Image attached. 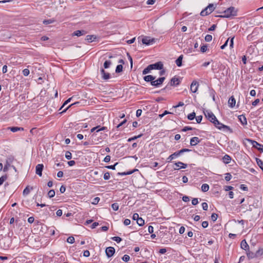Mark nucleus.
Segmentation results:
<instances>
[{
    "label": "nucleus",
    "mask_w": 263,
    "mask_h": 263,
    "mask_svg": "<svg viewBox=\"0 0 263 263\" xmlns=\"http://www.w3.org/2000/svg\"><path fill=\"white\" fill-rule=\"evenodd\" d=\"M214 125L218 129H221L222 128L229 129L230 127L228 126L225 125L222 123H220L217 119L215 120V122L213 123Z\"/></svg>",
    "instance_id": "9"
},
{
    "label": "nucleus",
    "mask_w": 263,
    "mask_h": 263,
    "mask_svg": "<svg viewBox=\"0 0 263 263\" xmlns=\"http://www.w3.org/2000/svg\"><path fill=\"white\" fill-rule=\"evenodd\" d=\"M110 156L109 155L106 156L104 159V161L105 162H108L110 161Z\"/></svg>",
    "instance_id": "62"
},
{
    "label": "nucleus",
    "mask_w": 263,
    "mask_h": 263,
    "mask_svg": "<svg viewBox=\"0 0 263 263\" xmlns=\"http://www.w3.org/2000/svg\"><path fill=\"white\" fill-rule=\"evenodd\" d=\"M225 175L226 176L224 179L226 181H229L231 179L232 175H231L230 173H227L225 174Z\"/></svg>",
    "instance_id": "41"
},
{
    "label": "nucleus",
    "mask_w": 263,
    "mask_h": 263,
    "mask_svg": "<svg viewBox=\"0 0 263 263\" xmlns=\"http://www.w3.org/2000/svg\"><path fill=\"white\" fill-rule=\"evenodd\" d=\"M107 129V127L105 126H103L102 127H100V126H97L95 127H93L91 129V133H93L96 132V133H94L92 136L91 137L92 139H93L95 137L97 136V133L102 130H105Z\"/></svg>",
    "instance_id": "3"
},
{
    "label": "nucleus",
    "mask_w": 263,
    "mask_h": 263,
    "mask_svg": "<svg viewBox=\"0 0 263 263\" xmlns=\"http://www.w3.org/2000/svg\"><path fill=\"white\" fill-rule=\"evenodd\" d=\"M139 218V214L137 213L134 214L133 216V219L134 220H138V218Z\"/></svg>",
    "instance_id": "58"
},
{
    "label": "nucleus",
    "mask_w": 263,
    "mask_h": 263,
    "mask_svg": "<svg viewBox=\"0 0 263 263\" xmlns=\"http://www.w3.org/2000/svg\"><path fill=\"white\" fill-rule=\"evenodd\" d=\"M175 165L177 167H180V168H185L187 167V164H185L182 162H178L175 163Z\"/></svg>",
    "instance_id": "25"
},
{
    "label": "nucleus",
    "mask_w": 263,
    "mask_h": 263,
    "mask_svg": "<svg viewBox=\"0 0 263 263\" xmlns=\"http://www.w3.org/2000/svg\"><path fill=\"white\" fill-rule=\"evenodd\" d=\"M152 70H153V69L149 67V65L147 67H146L145 69H144V70L142 71V74H146L147 73H148Z\"/></svg>",
    "instance_id": "29"
},
{
    "label": "nucleus",
    "mask_w": 263,
    "mask_h": 263,
    "mask_svg": "<svg viewBox=\"0 0 263 263\" xmlns=\"http://www.w3.org/2000/svg\"><path fill=\"white\" fill-rule=\"evenodd\" d=\"M217 218H218V215L216 213H213L211 215V219L213 221H215L217 219Z\"/></svg>",
    "instance_id": "48"
},
{
    "label": "nucleus",
    "mask_w": 263,
    "mask_h": 263,
    "mask_svg": "<svg viewBox=\"0 0 263 263\" xmlns=\"http://www.w3.org/2000/svg\"><path fill=\"white\" fill-rule=\"evenodd\" d=\"M247 255L249 258H253L256 256L254 253L250 251L247 253Z\"/></svg>",
    "instance_id": "37"
},
{
    "label": "nucleus",
    "mask_w": 263,
    "mask_h": 263,
    "mask_svg": "<svg viewBox=\"0 0 263 263\" xmlns=\"http://www.w3.org/2000/svg\"><path fill=\"white\" fill-rule=\"evenodd\" d=\"M7 176H2L1 177H0V185L3 184L4 182L7 179Z\"/></svg>",
    "instance_id": "49"
},
{
    "label": "nucleus",
    "mask_w": 263,
    "mask_h": 263,
    "mask_svg": "<svg viewBox=\"0 0 263 263\" xmlns=\"http://www.w3.org/2000/svg\"><path fill=\"white\" fill-rule=\"evenodd\" d=\"M105 253L108 257H110L114 255L115 253V249L114 247H109L106 249Z\"/></svg>",
    "instance_id": "10"
},
{
    "label": "nucleus",
    "mask_w": 263,
    "mask_h": 263,
    "mask_svg": "<svg viewBox=\"0 0 263 263\" xmlns=\"http://www.w3.org/2000/svg\"><path fill=\"white\" fill-rule=\"evenodd\" d=\"M180 83V80L179 78L174 77L171 80L170 85L171 86L179 85Z\"/></svg>",
    "instance_id": "15"
},
{
    "label": "nucleus",
    "mask_w": 263,
    "mask_h": 263,
    "mask_svg": "<svg viewBox=\"0 0 263 263\" xmlns=\"http://www.w3.org/2000/svg\"><path fill=\"white\" fill-rule=\"evenodd\" d=\"M137 223L139 226H142L144 224V220L142 218L139 217L137 221Z\"/></svg>",
    "instance_id": "31"
},
{
    "label": "nucleus",
    "mask_w": 263,
    "mask_h": 263,
    "mask_svg": "<svg viewBox=\"0 0 263 263\" xmlns=\"http://www.w3.org/2000/svg\"><path fill=\"white\" fill-rule=\"evenodd\" d=\"M122 259L124 261L127 262L129 260L130 257L129 255L125 254L122 257Z\"/></svg>",
    "instance_id": "45"
},
{
    "label": "nucleus",
    "mask_w": 263,
    "mask_h": 263,
    "mask_svg": "<svg viewBox=\"0 0 263 263\" xmlns=\"http://www.w3.org/2000/svg\"><path fill=\"white\" fill-rule=\"evenodd\" d=\"M191 149H188V148H182L180 149V151H178V153H179V155H181L183 153L185 152H191Z\"/></svg>",
    "instance_id": "36"
},
{
    "label": "nucleus",
    "mask_w": 263,
    "mask_h": 263,
    "mask_svg": "<svg viewBox=\"0 0 263 263\" xmlns=\"http://www.w3.org/2000/svg\"><path fill=\"white\" fill-rule=\"evenodd\" d=\"M33 189V188L32 186L31 187H30L29 186H26V188L23 191V196H26L28 195L30 193V191L32 190Z\"/></svg>",
    "instance_id": "19"
},
{
    "label": "nucleus",
    "mask_w": 263,
    "mask_h": 263,
    "mask_svg": "<svg viewBox=\"0 0 263 263\" xmlns=\"http://www.w3.org/2000/svg\"><path fill=\"white\" fill-rule=\"evenodd\" d=\"M112 239L117 243H119L122 241V238L118 236H115L112 238Z\"/></svg>",
    "instance_id": "42"
},
{
    "label": "nucleus",
    "mask_w": 263,
    "mask_h": 263,
    "mask_svg": "<svg viewBox=\"0 0 263 263\" xmlns=\"http://www.w3.org/2000/svg\"><path fill=\"white\" fill-rule=\"evenodd\" d=\"M204 39L206 42H210L212 40V36L210 34H207L205 36Z\"/></svg>",
    "instance_id": "47"
},
{
    "label": "nucleus",
    "mask_w": 263,
    "mask_h": 263,
    "mask_svg": "<svg viewBox=\"0 0 263 263\" xmlns=\"http://www.w3.org/2000/svg\"><path fill=\"white\" fill-rule=\"evenodd\" d=\"M231 160V157L227 154L225 155L222 158L223 162L225 164H229Z\"/></svg>",
    "instance_id": "20"
},
{
    "label": "nucleus",
    "mask_w": 263,
    "mask_h": 263,
    "mask_svg": "<svg viewBox=\"0 0 263 263\" xmlns=\"http://www.w3.org/2000/svg\"><path fill=\"white\" fill-rule=\"evenodd\" d=\"M101 74L102 75V78L104 80H107L110 78V74L108 72H106L104 68H101Z\"/></svg>",
    "instance_id": "13"
},
{
    "label": "nucleus",
    "mask_w": 263,
    "mask_h": 263,
    "mask_svg": "<svg viewBox=\"0 0 263 263\" xmlns=\"http://www.w3.org/2000/svg\"><path fill=\"white\" fill-rule=\"evenodd\" d=\"M246 140L248 141L250 143H251L253 147L256 148L258 151L260 150V148H261L263 145L258 143L257 141L250 139H246Z\"/></svg>",
    "instance_id": "7"
},
{
    "label": "nucleus",
    "mask_w": 263,
    "mask_h": 263,
    "mask_svg": "<svg viewBox=\"0 0 263 263\" xmlns=\"http://www.w3.org/2000/svg\"><path fill=\"white\" fill-rule=\"evenodd\" d=\"M180 156L179 153L178 151L174 153L166 159L167 162H170L172 160L175 159L176 158L179 157Z\"/></svg>",
    "instance_id": "14"
},
{
    "label": "nucleus",
    "mask_w": 263,
    "mask_h": 263,
    "mask_svg": "<svg viewBox=\"0 0 263 263\" xmlns=\"http://www.w3.org/2000/svg\"><path fill=\"white\" fill-rule=\"evenodd\" d=\"M236 104V100L233 96H231L228 100V105L230 107L233 108Z\"/></svg>",
    "instance_id": "17"
},
{
    "label": "nucleus",
    "mask_w": 263,
    "mask_h": 263,
    "mask_svg": "<svg viewBox=\"0 0 263 263\" xmlns=\"http://www.w3.org/2000/svg\"><path fill=\"white\" fill-rule=\"evenodd\" d=\"M85 33L86 31L84 30H77L73 33L72 35L77 36H80L81 35L85 34Z\"/></svg>",
    "instance_id": "21"
},
{
    "label": "nucleus",
    "mask_w": 263,
    "mask_h": 263,
    "mask_svg": "<svg viewBox=\"0 0 263 263\" xmlns=\"http://www.w3.org/2000/svg\"><path fill=\"white\" fill-rule=\"evenodd\" d=\"M216 28V25L213 24L209 28L208 30L209 31H214V30H215Z\"/></svg>",
    "instance_id": "60"
},
{
    "label": "nucleus",
    "mask_w": 263,
    "mask_h": 263,
    "mask_svg": "<svg viewBox=\"0 0 263 263\" xmlns=\"http://www.w3.org/2000/svg\"><path fill=\"white\" fill-rule=\"evenodd\" d=\"M104 179L105 180H108L110 178V174L109 172H106L104 174Z\"/></svg>",
    "instance_id": "53"
},
{
    "label": "nucleus",
    "mask_w": 263,
    "mask_h": 263,
    "mask_svg": "<svg viewBox=\"0 0 263 263\" xmlns=\"http://www.w3.org/2000/svg\"><path fill=\"white\" fill-rule=\"evenodd\" d=\"M142 136V134H140V135H139L138 136H134L133 137H132V138H129L127 141L128 142H130L132 141H133V140H136L137 139L139 138H140L141 136Z\"/></svg>",
    "instance_id": "39"
},
{
    "label": "nucleus",
    "mask_w": 263,
    "mask_h": 263,
    "mask_svg": "<svg viewBox=\"0 0 263 263\" xmlns=\"http://www.w3.org/2000/svg\"><path fill=\"white\" fill-rule=\"evenodd\" d=\"M9 129H10V130L13 133L16 132L17 131H20V130H21V131L24 130V128H23V127H14V126L10 127H9Z\"/></svg>",
    "instance_id": "24"
},
{
    "label": "nucleus",
    "mask_w": 263,
    "mask_h": 263,
    "mask_svg": "<svg viewBox=\"0 0 263 263\" xmlns=\"http://www.w3.org/2000/svg\"><path fill=\"white\" fill-rule=\"evenodd\" d=\"M215 7L213 4H210L202 10L200 12V15L202 16H206L211 14L215 10Z\"/></svg>",
    "instance_id": "2"
},
{
    "label": "nucleus",
    "mask_w": 263,
    "mask_h": 263,
    "mask_svg": "<svg viewBox=\"0 0 263 263\" xmlns=\"http://www.w3.org/2000/svg\"><path fill=\"white\" fill-rule=\"evenodd\" d=\"M55 196V191L53 190H51L48 192V196L49 198L53 197Z\"/></svg>",
    "instance_id": "35"
},
{
    "label": "nucleus",
    "mask_w": 263,
    "mask_h": 263,
    "mask_svg": "<svg viewBox=\"0 0 263 263\" xmlns=\"http://www.w3.org/2000/svg\"><path fill=\"white\" fill-rule=\"evenodd\" d=\"M208 225H209V223L208 221H204L202 222V227L203 228H206L208 227Z\"/></svg>",
    "instance_id": "57"
},
{
    "label": "nucleus",
    "mask_w": 263,
    "mask_h": 263,
    "mask_svg": "<svg viewBox=\"0 0 263 263\" xmlns=\"http://www.w3.org/2000/svg\"><path fill=\"white\" fill-rule=\"evenodd\" d=\"M237 11V9L234 7H230L222 12L216 11L217 13H221V14L216 16L221 18H230L236 16Z\"/></svg>",
    "instance_id": "1"
},
{
    "label": "nucleus",
    "mask_w": 263,
    "mask_h": 263,
    "mask_svg": "<svg viewBox=\"0 0 263 263\" xmlns=\"http://www.w3.org/2000/svg\"><path fill=\"white\" fill-rule=\"evenodd\" d=\"M204 114L205 117L213 123L215 122V120H217V118L214 114L211 111L206 110V111L204 112Z\"/></svg>",
    "instance_id": "4"
},
{
    "label": "nucleus",
    "mask_w": 263,
    "mask_h": 263,
    "mask_svg": "<svg viewBox=\"0 0 263 263\" xmlns=\"http://www.w3.org/2000/svg\"><path fill=\"white\" fill-rule=\"evenodd\" d=\"M202 207L203 210L206 211L208 208V203L206 202H203L202 203Z\"/></svg>",
    "instance_id": "55"
},
{
    "label": "nucleus",
    "mask_w": 263,
    "mask_h": 263,
    "mask_svg": "<svg viewBox=\"0 0 263 263\" xmlns=\"http://www.w3.org/2000/svg\"><path fill=\"white\" fill-rule=\"evenodd\" d=\"M97 144V142H95L93 140H92L91 142H90V140H89L88 141H85L83 143V144L84 145H88L90 144Z\"/></svg>",
    "instance_id": "50"
},
{
    "label": "nucleus",
    "mask_w": 263,
    "mask_h": 263,
    "mask_svg": "<svg viewBox=\"0 0 263 263\" xmlns=\"http://www.w3.org/2000/svg\"><path fill=\"white\" fill-rule=\"evenodd\" d=\"M200 142V140L198 137H194L191 139L190 144L192 146H195Z\"/></svg>",
    "instance_id": "16"
},
{
    "label": "nucleus",
    "mask_w": 263,
    "mask_h": 263,
    "mask_svg": "<svg viewBox=\"0 0 263 263\" xmlns=\"http://www.w3.org/2000/svg\"><path fill=\"white\" fill-rule=\"evenodd\" d=\"M155 77L152 75H148L144 77L143 79L146 82H154V80L155 79Z\"/></svg>",
    "instance_id": "18"
},
{
    "label": "nucleus",
    "mask_w": 263,
    "mask_h": 263,
    "mask_svg": "<svg viewBox=\"0 0 263 263\" xmlns=\"http://www.w3.org/2000/svg\"><path fill=\"white\" fill-rule=\"evenodd\" d=\"M100 200V199L99 197H95V198L93 199L91 203L94 205L97 204L99 202Z\"/></svg>",
    "instance_id": "38"
},
{
    "label": "nucleus",
    "mask_w": 263,
    "mask_h": 263,
    "mask_svg": "<svg viewBox=\"0 0 263 263\" xmlns=\"http://www.w3.org/2000/svg\"><path fill=\"white\" fill-rule=\"evenodd\" d=\"M240 246L241 248L245 250H246L249 247V246L245 240L241 241Z\"/></svg>",
    "instance_id": "27"
},
{
    "label": "nucleus",
    "mask_w": 263,
    "mask_h": 263,
    "mask_svg": "<svg viewBox=\"0 0 263 263\" xmlns=\"http://www.w3.org/2000/svg\"><path fill=\"white\" fill-rule=\"evenodd\" d=\"M111 208L114 211H117L119 209V205L117 203H114L111 204Z\"/></svg>",
    "instance_id": "43"
},
{
    "label": "nucleus",
    "mask_w": 263,
    "mask_h": 263,
    "mask_svg": "<svg viewBox=\"0 0 263 263\" xmlns=\"http://www.w3.org/2000/svg\"><path fill=\"white\" fill-rule=\"evenodd\" d=\"M142 42L143 44L149 45L153 44L155 42L154 39H151L149 36H144L142 39Z\"/></svg>",
    "instance_id": "6"
},
{
    "label": "nucleus",
    "mask_w": 263,
    "mask_h": 263,
    "mask_svg": "<svg viewBox=\"0 0 263 263\" xmlns=\"http://www.w3.org/2000/svg\"><path fill=\"white\" fill-rule=\"evenodd\" d=\"M67 242L69 243H73L74 242V238L72 236H70L67 239Z\"/></svg>",
    "instance_id": "44"
},
{
    "label": "nucleus",
    "mask_w": 263,
    "mask_h": 263,
    "mask_svg": "<svg viewBox=\"0 0 263 263\" xmlns=\"http://www.w3.org/2000/svg\"><path fill=\"white\" fill-rule=\"evenodd\" d=\"M183 55H180L178 58L175 61V63L176 64V65H177V66L178 67H180L182 66V59H183Z\"/></svg>",
    "instance_id": "22"
},
{
    "label": "nucleus",
    "mask_w": 263,
    "mask_h": 263,
    "mask_svg": "<svg viewBox=\"0 0 263 263\" xmlns=\"http://www.w3.org/2000/svg\"><path fill=\"white\" fill-rule=\"evenodd\" d=\"M196 117V114L194 112L188 115L187 119L190 120H193Z\"/></svg>",
    "instance_id": "33"
},
{
    "label": "nucleus",
    "mask_w": 263,
    "mask_h": 263,
    "mask_svg": "<svg viewBox=\"0 0 263 263\" xmlns=\"http://www.w3.org/2000/svg\"><path fill=\"white\" fill-rule=\"evenodd\" d=\"M165 79V77H161L158 78L156 80H154V82H151V85L155 87H159L162 85L163 81Z\"/></svg>",
    "instance_id": "5"
},
{
    "label": "nucleus",
    "mask_w": 263,
    "mask_h": 263,
    "mask_svg": "<svg viewBox=\"0 0 263 263\" xmlns=\"http://www.w3.org/2000/svg\"><path fill=\"white\" fill-rule=\"evenodd\" d=\"M256 162L263 171V161L258 158H256Z\"/></svg>",
    "instance_id": "30"
},
{
    "label": "nucleus",
    "mask_w": 263,
    "mask_h": 263,
    "mask_svg": "<svg viewBox=\"0 0 263 263\" xmlns=\"http://www.w3.org/2000/svg\"><path fill=\"white\" fill-rule=\"evenodd\" d=\"M44 168V165L43 164H39L35 167V172L37 175L39 176H42V171Z\"/></svg>",
    "instance_id": "12"
},
{
    "label": "nucleus",
    "mask_w": 263,
    "mask_h": 263,
    "mask_svg": "<svg viewBox=\"0 0 263 263\" xmlns=\"http://www.w3.org/2000/svg\"><path fill=\"white\" fill-rule=\"evenodd\" d=\"M65 157L68 160L71 159L72 158L71 153L69 151H67L65 153Z\"/></svg>",
    "instance_id": "40"
},
{
    "label": "nucleus",
    "mask_w": 263,
    "mask_h": 263,
    "mask_svg": "<svg viewBox=\"0 0 263 263\" xmlns=\"http://www.w3.org/2000/svg\"><path fill=\"white\" fill-rule=\"evenodd\" d=\"M22 73L24 76H28L30 73V71L28 69L26 68L23 70Z\"/></svg>",
    "instance_id": "46"
},
{
    "label": "nucleus",
    "mask_w": 263,
    "mask_h": 263,
    "mask_svg": "<svg viewBox=\"0 0 263 263\" xmlns=\"http://www.w3.org/2000/svg\"><path fill=\"white\" fill-rule=\"evenodd\" d=\"M239 119L242 125H247V121L245 116L243 115L239 116Z\"/></svg>",
    "instance_id": "26"
},
{
    "label": "nucleus",
    "mask_w": 263,
    "mask_h": 263,
    "mask_svg": "<svg viewBox=\"0 0 263 263\" xmlns=\"http://www.w3.org/2000/svg\"><path fill=\"white\" fill-rule=\"evenodd\" d=\"M123 66L121 64L118 65L116 68V72L119 73L122 71Z\"/></svg>",
    "instance_id": "34"
},
{
    "label": "nucleus",
    "mask_w": 263,
    "mask_h": 263,
    "mask_svg": "<svg viewBox=\"0 0 263 263\" xmlns=\"http://www.w3.org/2000/svg\"><path fill=\"white\" fill-rule=\"evenodd\" d=\"M209 189V185L208 184H203L201 186V190L202 192H205Z\"/></svg>",
    "instance_id": "28"
},
{
    "label": "nucleus",
    "mask_w": 263,
    "mask_h": 263,
    "mask_svg": "<svg viewBox=\"0 0 263 263\" xmlns=\"http://www.w3.org/2000/svg\"><path fill=\"white\" fill-rule=\"evenodd\" d=\"M133 172L134 171H129L127 172L118 173V174L120 175L124 176L132 174Z\"/></svg>",
    "instance_id": "52"
},
{
    "label": "nucleus",
    "mask_w": 263,
    "mask_h": 263,
    "mask_svg": "<svg viewBox=\"0 0 263 263\" xmlns=\"http://www.w3.org/2000/svg\"><path fill=\"white\" fill-rule=\"evenodd\" d=\"M111 64V62L110 61H106L104 63V68H108L110 67Z\"/></svg>",
    "instance_id": "32"
},
{
    "label": "nucleus",
    "mask_w": 263,
    "mask_h": 263,
    "mask_svg": "<svg viewBox=\"0 0 263 263\" xmlns=\"http://www.w3.org/2000/svg\"><path fill=\"white\" fill-rule=\"evenodd\" d=\"M193 205H195L198 203V200L197 198H194L192 201Z\"/></svg>",
    "instance_id": "61"
},
{
    "label": "nucleus",
    "mask_w": 263,
    "mask_h": 263,
    "mask_svg": "<svg viewBox=\"0 0 263 263\" xmlns=\"http://www.w3.org/2000/svg\"><path fill=\"white\" fill-rule=\"evenodd\" d=\"M163 65L161 62H158L153 64H150L149 67L152 69L161 70L163 69Z\"/></svg>",
    "instance_id": "8"
},
{
    "label": "nucleus",
    "mask_w": 263,
    "mask_h": 263,
    "mask_svg": "<svg viewBox=\"0 0 263 263\" xmlns=\"http://www.w3.org/2000/svg\"><path fill=\"white\" fill-rule=\"evenodd\" d=\"M96 39V36L93 35H88L85 38V40L88 43H91Z\"/></svg>",
    "instance_id": "23"
},
{
    "label": "nucleus",
    "mask_w": 263,
    "mask_h": 263,
    "mask_svg": "<svg viewBox=\"0 0 263 263\" xmlns=\"http://www.w3.org/2000/svg\"><path fill=\"white\" fill-rule=\"evenodd\" d=\"M240 189L243 191H247L248 190V187L245 184L240 185Z\"/></svg>",
    "instance_id": "63"
},
{
    "label": "nucleus",
    "mask_w": 263,
    "mask_h": 263,
    "mask_svg": "<svg viewBox=\"0 0 263 263\" xmlns=\"http://www.w3.org/2000/svg\"><path fill=\"white\" fill-rule=\"evenodd\" d=\"M192 128L189 126H185L182 129V132H186L187 130H192Z\"/></svg>",
    "instance_id": "59"
},
{
    "label": "nucleus",
    "mask_w": 263,
    "mask_h": 263,
    "mask_svg": "<svg viewBox=\"0 0 263 263\" xmlns=\"http://www.w3.org/2000/svg\"><path fill=\"white\" fill-rule=\"evenodd\" d=\"M196 120L198 123H200L202 119V116H198L195 117Z\"/></svg>",
    "instance_id": "54"
},
{
    "label": "nucleus",
    "mask_w": 263,
    "mask_h": 263,
    "mask_svg": "<svg viewBox=\"0 0 263 263\" xmlns=\"http://www.w3.org/2000/svg\"><path fill=\"white\" fill-rule=\"evenodd\" d=\"M198 83L196 81H193L191 85V91L193 93L196 92L198 90Z\"/></svg>",
    "instance_id": "11"
},
{
    "label": "nucleus",
    "mask_w": 263,
    "mask_h": 263,
    "mask_svg": "<svg viewBox=\"0 0 263 263\" xmlns=\"http://www.w3.org/2000/svg\"><path fill=\"white\" fill-rule=\"evenodd\" d=\"M90 255L89 251L88 250H85L83 252V256L85 257H88Z\"/></svg>",
    "instance_id": "64"
},
{
    "label": "nucleus",
    "mask_w": 263,
    "mask_h": 263,
    "mask_svg": "<svg viewBox=\"0 0 263 263\" xmlns=\"http://www.w3.org/2000/svg\"><path fill=\"white\" fill-rule=\"evenodd\" d=\"M124 224L125 226H128L130 224V220L129 219H125L124 220Z\"/></svg>",
    "instance_id": "56"
},
{
    "label": "nucleus",
    "mask_w": 263,
    "mask_h": 263,
    "mask_svg": "<svg viewBox=\"0 0 263 263\" xmlns=\"http://www.w3.org/2000/svg\"><path fill=\"white\" fill-rule=\"evenodd\" d=\"M207 48H208V46L207 45H202L201 47V48H200V51L202 52H205L206 50H207Z\"/></svg>",
    "instance_id": "51"
}]
</instances>
